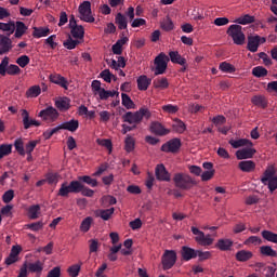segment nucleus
Returning a JSON list of instances; mask_svg holds the SVG:
<instances>
[{
	"label": "nucleus",
	"mask_w": 277,
	"mask_h": 277,
	"mask_svg": "<svg viewBox=\"0 0 277 277\" xmlns=\"http://www.w3.org/2000/svg\"><path fill=\"white\" fill-rule=\"evenodd\" d=\"M8 155H12V145L10 144L0 145V159H3V157H8Z\"/></svg>",
	"instance_id": "5fc2aeb1"
},
{
	"label": "nucleus",
	"mask_w": 277,
	"mask_h": 277,
	"mask_svg": "<svg viewBox=\"0 0 277 277\" xmlns=\"http://www.w3.org/2000/svg\"><path fill=\"white\" fill-rule=\"evenodd\" d=\"M10 64V57L5 56L0 63V75L5 77V75H21V67L14 64Z\"/></svg>",
	"instance_id": "39448f33"
},
{
	"label": "nucleus",
	"mask_w": 277,
	"mask_h": 277,
	"mask_svg": "<svg viewBox=\"0 0 277 277\" xmlns=\"http://www.w3.org/2000/svg\"><path fill=\"white\" fill-rule=\"evenodd\" d=\"M42 94V88L40 85H32L26 91L27 98H38Z\"/></svg>",
	"instance_id": "2f4dec72"
},
{
	"label": "nucleus",
	"mask_w": 277,
	"mask_h": 277,
	"mask_svg": "<svg viewBox=\"0 0 277 277\" xmlns=\"http://www.w3.org/2000/svg\"><path fill=\"white\" fill-rule=\"evenodd\" d=\"M198 256L199 261H208V259H211V253L209 251H200L197 250L196 258Z\"/></svg>",
	"instance_id": "0e129e2a"
},
{
	"label": "nucleus",
	"mask_w": 277,
	"mask_h": 277,
	"mask_svg": "<svg viewBox=\"0 0 277 277\" xmlns=\"http://www.w3.org/2000/svg\"><path fill=\"white\" fill-rule=\"evenodd\" d=\"M169 60L172 62V64H179L180 66H185L187 62L185 57H182L179 51L169 52Z\"/></svg>",
	"instance_id": "412c9836"
},
{
	"label": "nucleus",
	"mask_w": 277,
	"mask_h": 277,
	"mask_svg": "<svg viewBox=\"0 0 277 277\" xmlns=\"http://www.w3.org/2000/svg\"><path fill=\"white\" fill-rule=\"evenodd\" d=\"M252 75L253 77H256L258 79H261L263 77H267L268 71L265 67L263 66H256L252 69Z\"/></svg>",
	"instance_id": "79ce46f5"
},
{
	"label": "nucleus",
	"mask_w": 277,
	"mask_h": 277,
	"mask_svg": "<svg viewBox=\"0 0 277 277\" xmlns=\"http://www.w3.org/2000/svg\"><path fill=\"white\" fill-rule=\"evenodd\" d=\"M38 117L42 118V120H57V118H60V113H57V109L49 106L48 108L41 110L38 114Z\"/></svg>",
	"instance_id": "9b49d317"
},
{
	"label": "nucleus",
	"mask_w": 277,
	"mask_h": 277,
	"mask_svg": "<svg viewBox=\"0 0 277 277\" xmlns=\"http://www.w3.org/2000/svg\"><path fill=\"white\" fill-rule=\"evenodd\" d=\"M136 83L137 89L141 92H146V90H148V88L150 87V83H153V79L148 78V76L146 75H142L137 78Z\"/></svg>",
	"instance_id": "dca6fc26"
},
{
	"label": "nucleus",
	"mask_w": 277,
	"mask_h": 277,
	"mask_svg": "<svg viewBox=\"0 0 277 277\" xmlns=\"http://www.w3.org/2000/svg\"><path fill=\"white\" fill-rule=\"evenodd\" d=\"M262 237L271 243H277V234L274 232L265 229L262 232Z\"/></svg>",
	"instance_id": "c03bdc74"
},
{
	"label": "nucleus",
	"mask_w": 277,
	"mask_h": 277,
	"mask_svg": "<svg viewBox=\"0 0 277 277\" xmlns=\"http://www.w3.org/2000/svg\"><path fill=\"white\" fill-rule=\"evenodd\" d=\"M55 107H57L60 111H68V109H70V98L61 97L55 102Z\"/></svg>",
	"instance_id": "bb28decb"
},
{
	"label": "nucleus",
	"mask_w": 277,
	"mask_h": 277,
	"mask_svg": "<svg viewBox=\"0 0 277 277\" xmlns=\"http://www.w3.org/2000/svg\"><path fill=\"white\" fill-rule=\"evenodd\" d=\"M266 42L265 37L256 36H249L248 37V44L247 49L251 53H256L259 51L260 44H264Z\"/></svg>",
	"instance_id": "6e6552de"
},
{
	"label": "nucleus",
	"mask_w": 277,
	"mask_h": 277,
	"mask_svg": "<svg viewBox=\"0 0 277 277\" xmlns=\"http://www.w3.org/2000/svg\"><path fill=\"white\" fill-rule=\"evenodd\" d=\"M195 241L199 243V246H212L213 245V238H211V235H205L201 234V237H196Z\"/></svg>",
	"instance_id": "c9c22d12"
},
{
	"label": "nucleus",
	"mask_w": 277,
	"mask_h": 277,
	"mask_svg": "<svg viewBox=\"0 0 277 277\" xmlns=\"http://www.w3.org/2000/svg\"><path fill=\"white\" fill-rule=\"evenodd\" d=\"M78 18H80V21H83L84 23H94L95 18L94 15H92V3L90 1H83L78 6Z\"/></svg>",
	"instance_id": "20e7f679"
},
{
	"label": "nucleus",
	"mask_w": 277,
	"mask_h": 277,
	"mask_svg": "<svg viewBox=\"0 0 277 277\" xmlns=\"http://www.w3.org/2000/svg\"><path fill=\"white\" fill-rule=\"evenodd\" d=\"M219 68L222 70V72H228V74H233L235 72L237 69L228 62H222L219 66Z\"/></svg>",
	"instance_id": "864d4df0"
},
{
	"label": "nucleus",
	"mask_w": 277,
	"mask_h": 277,
	"mask_svg": "<svg viewBox=\"0 0 277 277\" xmlns=\"http://www.w3.org/2000/svg\"><path fill=\"white\" fill-rule=\"evenodd\" d=\"M49 34H51V29H49L48 27H34V38H47Z\"/></svg>",
	"instance_id": "c756f323"
},
{
	"label": "nucleus",
	"mask_w": 277,
	"mask_h": 277,
	"mask_svg": "<svg viewBox=\"0 0 277 277\" xmlns=\"http://www.w3.org/2000/svg\"><path fill=\"white\" fill-rule=\"evenodd\" d=\"M197 250L192 249V247L183 246L181 250V256L183 261H192V259H196Z\"/></svg>",
	"instance_id": "a211bd4d"
},
{
	"label": "nucleus",
	"mask_w": 277,
	"mask_h": 277,
	"mask_svg": "<svg viewBox=\"0 0 277 277\" xmlns=\"http://www.w3.org/2000/svg\"><path fill=\"white\" fill-rule=\"evenodd\" d=\"M124 149L127 153H133L135 150V138L129 134L124 140Z\"/></svg>",
	"instance_id": "58836bf2"
},
{
	"label": "nucleus",
	"mask_w": 277,
	"mask_h": 277,
	"mask_svg": "<svg viewBox=\"0 0 277 277\" xmlns=\"http://www.w3.org/2000/svg\"><path fill=\"white\" fill-rule=\"evenodd\" d=\"M27 25H25L23 22L18 21L15 23V34H14V38H23V36H25V34H27Z\"/></svg>",
	"instance_id": "c85d7f7f"
},
{
	"label": "nucleus",
	"mask_w": 277,
	"mask_h": 277,
	"mask_svg": "<svg viewBox=\"0 0 277 277\" xmlns=\"http://www.w3.org/2000/svg\"><path fill=\"white\" fill-rule=\"evenodd\" d=\"M272 179H276V169L271 166L264 171L261 177V183L267 185V181H272Z\"/></svg>",
	"instance_id": "aec40b11"
},
{
	"label": "nucleus",
	"mask_w": 277,
	"mask_h": 277,
	"mask_svg": "<svg viewBox=\"0 0 277 277\" xmlns=\"http://www.w3.org/2000/svg\"><path fill=\"white\" fill-rule=\"evenodd\" d=\"M122 118H123V122H128L129 124H134L135 127H137V124L142 122V115H140V110L135 113L128 111L122 116Z\"/></svg>",
	"instance_id": "ddd939ff"
},
{
	"label": "nucleus",
	"mask_w": 277,
	"mask_h": 277,
	"mask_svg": "<svg viewBox=\"0 0 277 277\" xmlns=\"http://www.w3.org/2000/svg\"><path fill=\"white\" fill-rule=\"evenodd\" d=\"M160 27L163 29V31H172V29H174V22H172V18L167 16L160 23Z\"/></svg>",
	"instance_id": "37998d69"
},
{
	"label": "nucleus",
	"mask_w": 277,
	"mask_h": 277,
	"mask_svg": "<svg viewBox=\"0 0 277 277\" xmlns=\"http://www.w3.org/2000/svg\"><path fill=\"white\" fill-rule=\"evenodd\" d=\"M47 277H62V268L60 266L52 268L48 272Z\"/></svg>",
	"instance_id": "338daca9"
},
{
	"label": "nucleus",
	"mask_w": 277,
	"mask_h": 277,
	"mask_svg": "<svg viewBox=\"0 0 277 277\" xmlns=\"http://www.w3.org/2000/svg\"><path fill=\"white\" fill-rule=\"evenodd\" d=\"M260 252L263 256H272V258L277 256L276 250H273L271 246H262L260 248Z\"/></svg>",
	"instance_id": "49530a36"
},
{
	"label": "nucleus",
	"mask_w": 277,
	"mask_h": 277,
	"mask_svg": "<svg viewBox=\"0 0 277 277\" xmlns=\"http://www.w3.org/2000/svg\"><path fill=\"white\" fill-rule=\"evenodd\" d=\"M121 105H123L126 109L135 108V103H133V100H131V96H129L127 93L121 94Z\"/></svg>",
	"instance_id": "f704fd0d"
},
{
	"label": "nucleus",
	"mask_w": 277,
	"mask_h": 277,
	"mask_svg": "<svg viewBox=\"0 0 277 277\" xmlns=\"http://www.w3.org/2000/svg\"><path fill=\"white\" fill-rule=\"evenodd\" d=\"M101 101H107V98H114V96H118V92L116 91H107L105 89L101 90V92L97 93Z\"/></svg>",
	"instance_id": "a18cd8bd"
},
{
	"label": "nucleus",
	"mask_w": 277,
	"mask_h": 277,
	"mask_svg": "<svg viewBox=\"0 0 277 277\" xmlns=\"http://www.w3.org/2000/svg\"><path fill=\"white\" fill-rule=\"evenodd\" d=\"M153 85L158 90H168V88H170L168 78H157L153 81Z\"/></svg>",
	"instance_id": "7c9ffc66"
},
{
	"label": "nucleus",
	"mask_w": 277,
	"mask_h": 277,
	"mask_svg": "<svg viewBox=\"0 0 277 277\" xmlns=\"http://www.w3.org/2000/svg\"><path fill=\"white\" fill-rule=\"evenodd\" d=\"M92 216L85 217L80 224L81 233H88V230H90V228L92 227Z\"/></svg>",
	"instance_id": "603ef678"
},
{
	"label": "nucleus",
	"mask_w": 277,
	"mask_h": 277,
	"mask_svg": "<svg viewBox=\"0 0 277 277\" xmlns=\"http://www.w3.org/2000/svg\"><path fill=\"white\" fill-rule=\"evenodd\" d=\"M266 185H267L271 193L276 192V189H277V175L274 179L268 180Z\"/></svg>",
	"instance_id": "774afa93"
},
{
	"label": "nucleus",
	"mask_w": 277,
	"mask_h": 277,
	"mask_svg": "<svg viewBox=\"0 0 277 277\" xmlns=\"http://www.w3.org/2000/svg\"><path fill=\"white\" fill-rule=\"evenodd\" d=\"M50 81L51 83H55L56 85L64 88V90H68V80H66L62 75H50Z\"/></svg>",
	"instance_id": "6ab92c4d"
},
{
	"label": "nucleus",
	"mask_w": 277,
	"mask_h": 277,
	"mask_svg": "<svg viewBox=\"0 0 277 277\" xmlns=\"http://www.w3.org/2000/svg\"><path fill=\"white\" fill-rule=\"evenodd\" d=\"M116 211L115 208H109V209H105V210H100L97 212V216L102 217L104 220V222H107L108 220L111 219V216L114 215V212Z\"/></svg>",
	"instance_id": "4c0bfd02"
},
{
	"label": "nucleus",
	"mask_w": 277,
	"mask_h": 277,
	"mask_svg": "<svg viewBox=\"0 0 277 277\" xmlns=\"http://www.w3.org/2000/svg\"><path fill=\"white\" fill-rule=\"evenodd\" d=\"M27 268L32 274H42V269H44V265L42 264V262L37 261V262H34V263H29L27 265Z\"/></svg>",
	"instance_id": "473e14b6"
},
{
	"label": "nucleus",
	"mask_w": 277,
	"mask_h": 277,
	"mask_svg": "<svg viewBox=\"0 0 277 277\" xmlns=\"http://www.w3.org/2000/svg\"><path fill=\"white\" fill-rule=\"evenodd\" d=\"M70 277H77L79 276V272H81V265H72L67 269Z\"/></svg>",
	"instance_id": "680f3d73"
},
{
	"label": "nucleus",
	"mask_w": 277,
	"mask_h": 277,
	"mask_svg": "<svg viewBox=\"0 0 277 277\" xmlns=\"http://www.w3.org/2000/svg\"><path fill=\"white\" fill-rule=\"evenodd\" d=\"M115 23H116V25H118V29H120V30L127 29V27H128L127 17L124 15H122V13H118L116 15Z\"/></svg>",
	"instance_id": "e433bc0d"
},
{
	"label": "nucleus",
	"mask_w": 277,
	"mask_h": 277,
	"mask_svg": "<svg viewBox=\"0 0 277 277\" xmlns=\"http://www.w3.org/2000/svg\"><path fill=\"white\" fill-rule=\"evenodd\" d=\"M176 251L174 250H166L161 258L162 269L168 272V269H172L174 265H176Z\"/></svg>",
	"instance_id": "423d86ee"
},
{
	"label": "nucleus",
	"mask_w": 277,
	"mask_h": 277,
	"mask_svg": "<svg viewBox=\"0 0 277 277\" xmlns=\"http://www.w3.org/2000/svg\"><path fill=\"white\" fill-rule=\"evenodd\" d=\"M168 62H170V57L166 55V53H160L154 60L155 68V76L163 75L166 70H168Z\"/></svg>",
	"instance_id": "0eeeda50"
},
{
	"label": "nucleus",
	"mask_w": 277,
	"mask_h": 277,
	"mask_svg": "<svg viewBox=\"0 0 277 277\" xmlns=\"http://www.w3.org/2000/svg\"><path fill=\"white\" fill-rule=\"evenodd\" d=\"M256 155V149L254 148H242L236 151L237 159H252Z\"/></svg>",
	"instance_id": "f3484780"
},
{
	"label": "nucleus",
	"mask_w": 277,
	"mask_h": 277,
	"mask_svg": "<svg viewBox=\"0 0 277 277\" xmlns=\"http://www.w3.org/2000/svg\"><path fill=\"white\" fill-rule=\"evenodd\" d=\"M252 256H254L252 251L240 250L236 253V261H239V263H246L247 261H250Z\"/></svg>",
	"instance_id": "cd10ccee"
},
{
	"label": "nucleus",
	"mask_w": 277,
	"mask_h": 277,
	"mask_svg": "<svg viewBox=\"0 0 277 277\" xmlns=\"http://www.w3.org/2000/svg\"><path fill=\"white\" fill-rule=\"evenodd\" d=\"M162 111H164V114H176V111H179V106L172 104L163 105Z\"/></svg>",
	"instance_id": "e2e57ef3"
},
{
	"label": "nucleus",
	"mask_w": 277,
	"mask_h": 277,
	"mask_svg": "<svg viewBox=\"0 0 277 277\" xmlns=\"http://www.w3.org/2000/svg\"><path fill=\"white\" fill-rule=\"evenodd\" d=\"M226 34L227 36H229V38H232V40L234 41V44H238L239 47H241V44L246 42V35L243 34V27H241L240 25H237V24L230 25Z\"/></svg>",
	"instance_id": "7ed1b4c3"
},
{
	"label": "nucleus",
	"mask_w": 277,
	"mask_h": 277,
	"mask_svg": "<svg viewBox=\"0 0 277 277\" xmlns=\"http://www.w3.org/2000/svg\"><path fill=\"white\" fill-rule=\"evenodd\" d=\"M15 150L21 155L22 157H25V145L23 144L22 138H17L14 142Z\"/></svg>",
	"instance_id": "bf43d9fd"
},
{
	"label": "nucleus",
	"mask_w": 277,
	"mask_h": 277,
	"mask_svg": "<svg viewBox=\"0 0 277 277\" xmlns=\"http://www.w3.org/2000/svg\"><path fill=\"white\" fill-rule=\"evenodd\" d=\"M173 129L174 131H176V133H185L187 127L185 126V122L181 121L180 119H175L173 123Z\"/></svg>",
	"instance_id": "6e6d98bb"
},
{
	"label": "nucleus",
	"mask_w": 277,
	"mask_h": 277,
	"mask_svg": "<svg viewBox=\"0 0 277 277\" xmlns=\"http://www.w3.org/2000/svg\"><path fill=\"white\" fill-rule=\"evenodd\" d=\"M84 35H85V30L83 29V26L79 25V26L71 28L72 38H78L79 40H81V39H83Z\"/></svg>",
	"instance_id": "de8ad7c7"
},
{
	"label": "nucleus",
	"mask_w": 277,
	"mask_h": 277,
	"mask_svg": "<svg viewBox=\"0 0 277 277\" xmlns=\"http://www.w3.org/2000/svg\"><path fill=\"white\" fill-rule=\"evenodd\" d=\"M229 144L233 148H241V146H249V148H252V146H254V144L252 143V141L248 140V138H239V140H230Z\"/></svg>",
	"instance_id": "393cba45"
},
{
	"label": "nucleus",
	"mask_w": 277,
	"mask_h": 277,
	"mask_svg": "<svg viewBox=\"0 0 277 277\" xmlns=\"http://www.w3.org/2000/svg\"><path fill=\"white\" fill-rule=\"evenodd\" d=\"M77 44H79V41L74 40V38L69 36L68 39L64 41L63 47H65V49H68L69 51H72V49L77 48Z\"/></svg>",
	"instance_id": "4d7b16f0"
},
{
	"label": "nucleus",
	"mask_w": 277,
	"mask_h": 277,
	"mask_svg": "<svg viewBox=\"0 0 277 277\" xmlns=\"http://www.w3.org/2000/svg\"><path fill=\"white\" fill-rule=\"evenodd\" d=\"M173 183L179 189L189 192L193 187H196L197 183L189 174L175 173L173 176Z\"/></svg>",
	"instance_id": "f257e3e1"
},
{
	"label": "nucleus",
	"mask_w": 277,
	"mask_h": 277,
	"mask_svg": "<svg viewBox=\"0 0 277 277\" xmlns=\"http://www.w3.org/2000/svg\"><path fill=\"white\" fill-rule=\"evenodd\" d=\"M2 200L5 205H9V202H12V200H14V190L13 189L6 190L2 196Z\"/></svg>",
	"instance_id": "052dcab7"
},
{
	"label": "nucleus",
	"mask_w": 277,
	"mask_h": 277,
	"mask_svg": "<svg viewBox=\"0 0 277 277\" xmlns=\"http://www.w3.org/2000/svg\"><path fill=\"white\" fill-rule=\"evenodd\" d=\"M238 168L241 172H254L256 170V163L252 160H243L238 163Z\"/></svg>",
	"instance_id": "4be33fe9"
},
{
	"label": "nucleus",
	"mask_w": 277,
	"mask_h": 277,
	"mask_svg": "<svg viewBox=\"0 0 277 277\" xmlns=\"http://www.w3.org/2000/svg\"><path fill=\"white\" fill-rule=\"evenodd\" d=\"M40 215V205H34L28 208L29 220H38Z\"/></svg>",
	"instance_id": "ea45409f"
},
{
	"label": "nucleus",
	"mask_w": 277,
	"mask_h": 277,
	"mask_svg": "<svg viewBox=\"0 0 277 277\" xmlns=\"http://www.w3.org/2000/svg\"><path fill=\"white\" fill-rule=\"evenodd\" d=\"M14 45H12V39L8 36L0 35V55L10 53Z\"/></svg>",
	"instance_id": "4468645a"
},
{
	"label": "nucleus",
	"mask_w": 277,
	"mask_h": 277,
	"mask_svg": "<svg viewBox=\"0 0 277 277\" xmlns=\"http://www.w3.org/2000/svg\"><path fill=\"white\" fill-rule=\"evenodd\" d=\"M15 29H16V24L14 21H10L9 23L0 22V31H6L8 37L12 36Z\"/></svg>",
	"instance_id": "a878e982"
},
{
	"label": "nucleus",
	"mask_w": 277,
	"mask_h": 277,
	"mask_svg": "<svg viewBox=\"0 0 277 277\" xmlns=\"http://www.w3.org/2000/svg\"><path fill=\"white\" fill-rule=\"evenodd\" d=\"M22 122L24 129L27 131V129H31V127H40L42 123L36 119H31L29 117V111L26 109L22 110Z\"/></svg>",
	"instance_id": "9d476101"
},
{
	"label": "nucleus",
	"mask_w": 277,
	"mask_h": 277,
	"mask_svg": "<svg viewBox=\"0 0 277 277\" xmlns=\"http://www.w3.org/2000/svg\"><path fill=\"white\" fill-rule=\"evenodd\" d=\"M78 180L80 183H85L87 185H90V187H96L98 185L96 179H92L89 175L79 176Z\"/></svg>",
	"instance_id": "09e8293b"
},
{
	"label": "nucleus",
	"mask_w": 277,
	"mask_h": 277,
	"mask_svg": "<svg viewBox=\"0 0 277 277\" xmlns=\"http://www.w3.org/2000/svg\"><path fill=\"white\" fill-rule=\"evenodd\" d=\"M61 128H63L64 131H70L71 133H75L77 129H79V120L71 119L69 121L61 123Z\"/></svg>",
	"instance_id": "5701e85b"
},
{
	"label": "nucleus",
	"mask_w": 277,
	"mask_h": 277,
	"mask_svg": "<svg viewBox=\"0 0 277 277\" xmlns=\"http://www.w3.org/2000/svg\"><path fill=\"white\" fill-rule=\"evenodd\" d=\"M255 18L254 16L250 15V14H245L240 17H238L235 23H237L238 25H250L252 23H254Z\"/></svg>",
	"instance_id": "a19ab883"
},
{
	"label": "nucleus",
	"mask_w": 277,
	"mask_h": 277,
	"mask_svg": "<svg viewBox=\"0 0 277 277\" xmlns=\"http://www.w3.org/2000/svg\"><path fill=\"white\" fill-rule=\"evenodd\" d=\"M26 227L29 230H32L34 233H38V230H42V228H44V223H42V221H38L35 223L27 224Z\"/></svg>",
	"instance_id": "13d9d810"
},
{
	"label": "nucleus",
	"mask_w": 277,
	"mask_h": 277,
	"mask_svg": "<svg viewBox=\"0 0 277 277\" xmlns=\"http://www.w3.org/2000/svg\"><path fill=\"white\" fill-rule=\"evenodd\" d=\"M181 140L180 138H172L169 142L164 143L160 150H162V153H176L177 150H181Z\"/></svg>",
	"instance_id": "1a4fd4ad"
},
{
	"label": "nucleus",
	"mask_w": 277,
	"mask_h": 277,
	"mask_svg": "<svg viewBox=\"0 0 277 277\" xmlns=\"http://www.w3.org/2000/svg\"><path fill=\"white\" fill-rule=\"evenodd\" d=\"M263 243V239L259 236H250L243 242L245 246H261Z\"/></svg>",
	"instance_id": "8fccbe9b"
},
{
	"label": "nucleus",
	"mask_w": 277,
	"mask_h": 277,
	"mask_svg": "<svg viewBox=\"0 0 277 277\" xmlns=\"http://www.w3.org/2000/svg\"><path fill=\"white\" fill-rule=\"evenodd\" d=\"M150 133H154V135H159L160 137H163V135H168L170 133L169 129H166L163 124L159 121H153L149 127Z\"/></svg>",
	"instance_id": "f8f14e48"
},
{
	"label": "nucleus",
	"mask_w": 277,
	"mask_h": 277,
	"mask_svg": "<svg viewBox=\"0 0 277 277\" xmlns=\"http://www.w3.org/2000/svg\"><path fill=\"white\" fill-rule=\"evenodd\" d=\"M81 182L74 180L70 183L64 182L61 184V188L58 189L57 196L62 198H68L70 194H81Z\"/></svg>",
	"instance_id": "f03ea898"
},
{
	"label": "nucleus",
	"mask_w": 277,
	"mask_h": 277,
	"mask_svg": "<svg viewBox=\"0 0 277 277\" xmlns=\"http://www.w3.org/2000/svg\"><path fill=\"white\" fill-rule=\"evenodd\" d=\"M155 173H156L157 181H166V182L170 181V173L166 169V166L157 164Z\"/></svg>",
	"instance_id": "2eb2a0df"
},
{
	"label": "nucleus",
	"mask_w": 277,
	"mask_h": 277,
	"mask_svg": "<svg viewBox=\"0 0 277 277\" xmlns=\"http://www.w3.org/2000/svg\"><path fill=\"white\" fill-rule=\"evenodd\" d=\"M102 79H104V81H106V83H111V79H114V81H117L118 77H116L114 74H111V71H109V69H104L101 74Z\"/></svg>",
	"instance_id": "3c124183"
},
{
	"label": "nucleus",
	"mask_w": 277,
	"mask_h": 277,
	"mask_svg": "<svg viewBox=\"0 0 277 277\" xmlns=\"http://www.w3.org/2000/svg\"><path fill=\"white\" fill-rule=\"evenodd\" d=\"M251 102L253 105H256V107H262V109H265V107H267V100L263 95H254L251 98Z\"/></svg>",
	"instance_id": "72a5a7b5"
},
{
	"label": "nucleus",
	"mask_w": 277,
	"mask_h": 277,
	"mask_svg": "<svg viewBox=\"0 0 277 277\" xmlns=\"http://www.w3.org/2000/svg\"><path fill=\"white\" fill-rule=\"evenodd\" d=\"M29 62H30V58L27 55H22L16 60V64H18L21 68H25V66H27Z\"/></svg>",
	"instance_id": "69168bd1"
},
{
	"label": "nucleus",
	"mask_w": 277,
	"mask_h": 277,
	"mask_svg": "<svg viewBox=\"0 0 277 277\" xmlns=\"http://www.w3.org/2000/svg\"><path fill=\"white\" fill-rule=\"evenodd\" d=\"M233 243L234 242L230 239H219L215 245V248L221 250V252H228V250L233 248Z\"/></svg>",
	"instance_id": "b1692460"
}]
</instances>
